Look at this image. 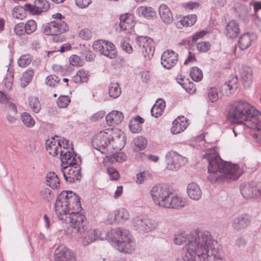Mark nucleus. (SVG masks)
Segmentation results:
<instances>
[{
	"label": "nucleus",
	"instance_id": "obj_53",
	"mask_svg": "<svg viewBox=\"0 0 261 261\" xmlns=\"http://www.w3.org/2000/svg\"><path fill=\"white\" fill-rule=\"evenodd\" d=\"M69 61L70 64L73 66H80L82 65V60L80 57L77 55H72L69 58Z\"/></svg>",
	"mask_w": 261,
	"mask_h": 261
},
{
	"label": "nucleus",
	"instance_id": "obj_55",
	"mask_svg": "<svg viewBox=\"0 0 261 261\" xmlns=\"http://www.w3.org/2000/svg\"><path fill=\"white\" fill-rule=\"evenodd\" d=\"M14 32L16 35L18 36H21L26 33L24 23H19L17 24L14 28Z\"/></svg>",
	"mask_w": 261,
	"mask_h": 261
},
{
	"label": "nucleus",
	"instance_id": "obj_33",
	"mask_svg": "<svg viewBox=\"0 0 261 261\" xmlns=\"http://www.w3.org/2000/svg\"><path fill=\"white\" fill-rule=\"evenodd\" d=\"M46 185L52 189L60 187V181L58 175L55 172H49L46 176Z\"/></svg>",
	"mask_w": 261,
	"mask_h": 261
},
{
	"label": "nucleus",
	"instance_id": "obj_31",
	"mask_svg": "<svg viewBox=\"0 0 261 261\" xmlns=\"http://www.w3.org/2000/svg\"><path fill=\"white\" fill-rule=\"evenodd\" d=\"M7 119L10 123H14L17 117V109L15 104L9 102L7 105Z\"/></svg>",
	"mask_w": 261,
	"mask_h": 261
},
{
	"label": "nucleus",
	"instance_id": "obj_16",
	"mask_svg": "<svg viewBox=\"0 0 261 261\" xmlns=\"http://www.w3.org/2000/svg\"><path fill=\"white\" fill-rule=\"evenodd\" d=\"M60 156L62 167L66 165H77L81 162L80 156H77L76 153L69 151L68 148L60 149Z\"/></svg>",
	"mask_w": 261,
	"mask_h": 261
},
{
	"label": "nucleus",
	"instance_id": "obj_12",
	"mask_svg": "<svg viewBox=\"0 0 261 261\" xmlns=\"http://www.w3.org/2000/svg\"><path fill=\"white\" fill-rule=\"evenodd\" d=\"M112 138L110 141L108 153L113 152L114 150H120L126 144V137L120 129H113Z\"/></svg>",
	"mask_w": 261,
	"mask_h": 261
},
{
	"label": "nucleus",
	"instance_id": "obj_21",
	"mask_svg": "<svg viewBox=\"0 0 261 261\" xmlns=\"http://www.w3.org/2000/svg\"><path fill=\"white\" fill-rule=\"evenodd\" d=\"M119 25L121 30L129 33L135 26L134 17L130 14H125L120 16Z\"/></svg>",
	"mask_w": 261,
	"mask_h": 261
},
{
	"label": "nucleus",
	"instance_id": "obj_50",
	"mask_svg": "<svg viewBox=\"0 0 261 261\" xmlns=\"http://www.w3.org/2000/svg\"><path fill=\"white\" fill-rule=\"evenodd\" d=\"M31 59L29 56L23 55L18 60V65L21 67H25L31 62Z\"/></svg>",
	"mask_w": 261,
	"mask_h": 261
},
{
	"label": "nucleus",
	"instance_id": "obj_24",
	"mask_svg": "<svg viewBox=\"0 0 261 261\" xmlns=\"http://www.w3.org/2000/svg\"><path fill=\"white\" fill-rule=\"evenodd\" d=\"M122 113L117 111H113L108 114L106 117L107 123L110 125L118 124L123 120Z\"/></svg>",
	"mask_w": 261,
	"mask_h": 261
},
{
	"label": "nucleus",
	"instance_id": "obj_40",
	"mask_svg": "<svg viewBox=\"0 0 261 261\" xmlns=\"http://www.w3.org/2000/svg\"><path fill=\"white\" fill-rule=\"evenodd\" d=\"M21 119L24 125L28 127H32L35 124V121L34 118L30 114L27 112L22 113L21 115Z\"/></svg>",
	"mask_w": 261,
	"mask_h": 261
},
{
	"label": "nucleus",
	"instance_id": "obj_13",
	"mask_svg": "<svg viewBox=\"0 0 261 261\" xmlns=\"http://www.w3.org/2000/svg\"><path fill=\"white\" fill-rule=\"evenodd\" d=\"M240 192L245 199L261 196V189L255 182H244L240 187Z\"/></svg>",
	"mask_w": 261,
	"mask_h": 261
},
{
	"label": "nucleus",
	"instance_id": "obj_64",
	"mask_svg": "<svg viewBox=\"0 0 261 261\" xmlns=\"http://www.w3.org/2000/svg\"><path fill=\"white\" fill-rule=\"evenodd\" d=\"M107 222L109 224H113L114 222H117V215L115 211L109 214L107 219Z\"/></svg>",
	"mask_w": 261,
	"mask_h": 261
},
{
	"label": "nucleus",
	"instance_id": "obj_17",
	"mask_svg": "<svg viewBox=\"0 0 261 261\" xmlns=\"http://www.w3.org/2000/svg\"><path fill=\"white\" fill-rule=\"evenodd\" d=\"M251 221V217L247 214H243L237 216L232 222L231 227L236 231H240L246 229Z\"/></svg>",
	"mask_w": 261,
	"mask_h": 261
},
{
	"label": "nucleus",
	"instance_id": "obj_60",
	"mask_svg": "<svg viewBox=\"0 0 261 261\" xmlns=\"http://www.w3.org/2000/svg\"><path fill=\"white\" fill-rule=\"evenodd\" d=\"M103 41L102 40H99L94 42L93 44V49L96 51L98 52L99 54L100 51H101V48H103Z\"/></svg>",
	"mask_w": 261,
	"mask_h": 261
},
{
	"label": "nucleus",
	"instance_id": "obj_46",
	"mask_svg": "<svg viewBox=\"0 0 261 261\" xmlns=\"http://www.w3.org/2000/svg\"><path fill=\"white\" fill-rule=\"evenodd\" d=\"M24 11H26L24 7H15L12 11L13 16L18 19H22L25 17Z\"/></svg>",
	"mask_w": 261,
	"mask_h": 261
},
{
	"label": "nucleus",
	"instance_id": "obj_2",
	"mask_svg": "<svg viewBox=\"0 0 261 261\" xmlns=\"http://www.w3.org/2000/svg\"><path fill=\"white\" fill-rule=\"evenodd\" d=\"M207 155L209 173L207 179L210 182L235 180L243 173L242 169L238 165L223 161L217 154Z\"/></svg>",
	"mask_w": 261,
	"mask_h": 261
},
{
	"label": "nucleus",
	"instance_id": "obj_34",
	"mask_svg": "<svg viewBox=\"0 0 261 261\" xmlns=\"http://www.w3.org/2000/svg\"><path fill=\"white\" fill-rule=\"evenodd\" d=\"M252 42L251 35L247 33L243 34L239 38L238 45L241 50H245L250 46Z\"/></svg>",
	"mask_w": 261,
	"mask_h": 261
},
{
	"label": "nucleus",
	"instance_id": "obj_42",
	"mask_svg": "<svg viewBox=\"0 0 261 261\" xmlns=\"http://www.w3.org/2000/svg\"><path fill=\"white\" fill-rule=\"evenodd\" d=\"M134 147L136 150L144 149L146 146L147 140L143 137H139L135 138L133 141Z\"/></svg>",
	"mask_w": 261,
	"mask_h": 261
},
{
	"label": "nucleus",
	"instance_id": "obj_14",
	"mask_svg": "<svg viewBox=\"0 0 261 261\" xmlns=\"http://www.w3.org/2000/svg\"><path fill=\"white\" fill-rule=\"evenodd\" d=\"M50 8V4L46 0H35L34 5L26 4L24 6L25 11L31 14H39L41 12L47 11Z\"/></svg>",
	"mask_w": 261,
	"mask_h": 261
},
{
	"label": "nucleus",
	"instance_id": "obj_23",
	"mask_svg": "<svg viewBox=\"0 0 261 261\" xmlns=\"http://www.w3.org/2000/svg\"><path fill=\"white\" fill-rule=\"evenodd\" d=\"M238 81L237 76H232L227 83L224 84L221 87L223 94L228 96L233 93L238 88Z\"/></svg>",
	"mask_w": 261,
	"mask_h": 261
},
{
	"label": "nucleus",
	"instance_id": "obj_9",
	"mask_svg": "<svg viewBox=\"0 0 261 261\" xmlns=\"http://www.w3.org/2000/svg\"><path fill=\"white\" fill-rule=\"evenodd\" d=\"M138 49L141 51L145 58L150 59L154 51V42L147 37L139 36L136 38Z\"/></svg>",
	"mask_w": 261,
	"mask_h": 261
},
{
	"label": "nucleus",
	"instance_id": "obj_19",
	"mask_svg": "<svg viewBox=\"0 0 261 261\" xmlns=\"http://www.w3.org/2000/svg\"><path fill=\"white\" fill-rule=\"evenodd\" d=\"M185 206V202L181 197L173 194L171 191L168 198L162 207L167 208L180 209Z\"/></svg>",
	"mask_w": 261,
	"mask_h": 261
},
{
	"label": "nucleus",
	"instance_id": "obj_11",
	"mask_svg": "<svg viewBox=\"0 0 261 261\" xmlns=\"http://www.w3.org/2000/svg\"><path fill=\"white\" fill-rule=\"evenodd\" d=\"M80 164L66 165L62 167V173L66 181L73 183L76 180H80L82 174Z\"/></svg>",
	"mask_w": 261,
	"mask_h": 261
},
{
	"label": "nucleus",
	"instance_id": "obj_30",
	"mask_svg": "<svg viewBox=\"0 0 261 261\" xmlns=\"http://www.w3.org/2000/svg\"><path fill=\"white\" fill-rule=\"evenodd\" d=\"M144 121V119L140 116H136L130 121L129 124L130 130L133 133H140L142 130L141 124H142Z\"/></svg>",
	"mask_w": 261,
	"mask_h": 261
},
{
	"label": "nucleus",
	"instance_id": "obj_25",
	"mask_svg": "<svg viewBox=\"0 0 261 261\" xmlns=\"http://www.w3.org/2000/svg\"><path fill=\"white\" fill-rule=\"evenodd\" d=\"M187 193L189 197L194 200H198L202 196L201 190L195 182L189 184L187 187Z\"/></svg>",
	"mask_w": 261,
	"mask_h": 261
},
{
	"label": "nucleus",
	"instance_id": "obj_6",
	"mask_svg": "<svg viewBox=\"0 0 261 261\" xmlns=\"http://www.w3.org/2000/svg\"><path fill=\"white\" fill-rule=\"evenodd\" d=\"M68 29L66 23L62 20H56L43 24L42 32L46 35L54 36L53 40L55 42L62 41L61 34L65 32Z\"/></svg>",
	"mask_w": 261,
	"mask_h": 261
},
{
	"label": "nucleus",
	"instance_id": "obj_62",
	"mask_svg": "<svg viewBox=\"0 0 261 261\" xmlns=\"http://www.w3.org/2000/svg\"><path fill=\"white\" fill-rule=\"evenodd\" d=\"M148 175V172L146 171H143L140 172L137 174V179L136 182L138 184H142L144 182L145 180L146 179V176Z\"/></svg>",
	"mask_w": 261,
	"mask_h": 261
},
{
	"label": "nucleus",
	"instance_id": "obj_56",
	"mask_svg": "<svg viewBox=\"0 0 261 261\" xmlns=\"http://www.w3.org/2000/svg\"><path fill=\"white\" fill-rule=\"evenodd\" d=\"M120 45L122 49L126 53L130 54L133 52L132 47L124 39L121 40Z\"/></svg>",
	"mask_w": 261,
	"mask_h": 261
},
{
	"label": "nucleus",
	"instance_id": "obj_47",
	"mask_svg": "<svg viewBox=\"0 0 261 261\" xmlns=\"http://www.w3.org/2000/svg\"><path fill=\"white\" fill-rule=\"evenodd\" d=\"M24 27L25 33L27 34H31L36 30L37 24L34 20L31 19L27 22Z\"/></svg>",
	"mask_w": 261,
	"mask_h": 261
},
{
	"label": "nucleus",
	"instance_id": "obj_20",
	"mask_svg": "<svg viewBox=\"0 0 261 261\" xmlns=\"http://www.w3.org/2000/svg\"><path fill=\"white\" fill-rule=\"evenodd\" d=\"M133 225L136 229L144 231H149L155 228V225L150 220L143 219L141 217H137L133 219Z\"/></svg>",
	"mask_w": 261,
	"mask_h": 261
},
{
	"label": "nucleus",
	"instance_id": "obj_28",
	"mask_svg": "<svg viewBox=\"0 0 261 261\" xmlns=\"http://www.w3.org/2000/svg\"><path fill=\"white\" fill-rule=\"evenodd\" d=\"M171 131L173 134H178L183 132L187 127L186 119L178 118L173 121Z\"/></svg>",
	"mask_w": 261,
	"mask_h": 261
},
{
	"label": "nucleus",
	"instance_id": "obj_43",
	"mask_svg": "<svg viewBox=\"0 0 261 261\" xmlns=\"http://www.w3.org/2000/svg\"><path fill=\"white\" fill-rule=\"evenodd\" d=\"M190 75L191 79L195 82L200 81L203 77L202 71L197 67L191 68Z\"/></svg>",
	"mask_w": 261,
	"mask_h": 261
},
{
	"label": "nucleus",
	"instance_id": "obj_15",
	"mask_svg": "<svg viewBox=\"0 0 261 261\" xmlns=\"http://www.w3.org/2000/svg\"><path fill=\"white\" fill-rule=\"evenodd\" d=\"M55 261H76L75 256L69 249L64 245H59L54 252Z\"/></svg>",
	"mask_w": 261,
	"mask_h": 261
},
{
	"label": "nucleus",
	"instance_id": "obj_44",
	"mask_svg": "<svg viewBox=\"0 0 261 261\" xmlns=\"http://www.w3.org/2000/svg\"><path fill=\"white\" fill-rule=\"evenodd\" d=\"M89 75L87 71L81 69L79 70L76 75L74 76V80L75 82L84 83L87 81Z\"/></svg>",
	"mask_w": 261,
	"mask_h": 261
},
{
	"label": "nucleus",
	"instance_id": "obj_26",
	"mask_svg": "<svg viewBox=\"0 0 261 261\" xmlns=\"http://www.w3.org/2000/svg\"><path fill=\"white\" fill-rule=\"evenodd\" d=\"M241 76L243 84L245 88H248L252 83V70L250 67H245L242 68Z\"/></svg>",
	"mask_w": 261,
	"mask_h": 261
},
{
	"label": "nucleus",
	"instance_id": "obj_36",
	"mask_svg": "<svg viewBox=\"0 0 261 261\" xmlns=\"http://www.w3.org/2000/svg\"><path fill=\"white\" fill-rule=\"evenodd\" d=\"M34 72L32 69L27 70L23 73L20 79V85L22 87H25L31 82L34 76Z\"/></svg>",
	"mask_w": 261,
	"mask_h": 261
},
{
	"label": "nucleus",
	"instance_id": "obj_57",
	"mask_svg": "<svg viewBox=\"0 0 261 261\" xmlns=\"http://www.w3.org/2000/svg\"><path fill=\"white\" fill-rule=\"evenodd\" d=\"M91 36V31L88 29L82 30L79 33V37L84 40L89 39Z\"/></svg>",
	"mask_w": 261,
	"mask_h": 261
},
{
	"label": "nucleus",
	"instance_id": "obj_58",
	"mask_svg": "<svg viewBox=\"0 0 261 261\" xmlns=\"http://www.w3.org/2000/svg\"><path fill=\"white\" fill-rule=\"evenodd\" d=\"M46 149L48 153L54 156L58 155L59 149H62L61 147H57V146H50L49 145L46 146Z\"/></svg>",
	"mask_w": 261,
	"mask_h": 261
},
{
	"label": "nucleus",
	"instance_id": "obj_52",
	"mask_svg": "<svg viewBox=\"0 0 261 261\" xmlns=\"http://www.w3.org/2000/svg\"><path fill=\"white\" fill-rule=\"evenodd\" d=\"M112 159L117 162H123L126 160L127 156L124 153L119 152L113 154L111 159L112 160Z\"/></svg>",
	"mask_w": 261,
	"mask_h": 261
},
{
	"label": "nucleus",
	"instance_id": "obj_48",
	"mask_svg": "<svg viewBox=\"0 0 261 261\" xmlns=\"http://www.w3.org/2000/svg\"><path fill=\"white\" fill-rule=\"evenodd\" d=\"M107 172L111 180H117L119 179V173L115 168L113 167H108Z\"/></svg>",
	"mask_w": 261,
	"mask_h": 261
},
{
	"label": "nucleus",
	"instance_id": "obj_35",
	"mask_svg": "<svg viewBox=\"0 0 261 261\" xmlns=\"http://www.w3.org/2000/svg\"><path fill=\"white\" fill-rule=\"evenodd\" d=\"M197 20V16L196 15H189L182 18L180 21L176 23V25L178 28H180V25L190 27L193 25Z\"/></svg>",
	"mask_w": 261,
	"mask_h": 261
},
{
	"label": "nucleus",
	"instance_id": "obj_32",
	"mask_svg": "<svg viewBox=\"0 0 261 261\" xmlns=\"http://www.w3.org/2000/svg\"><path fill=\"white\" fill-rule=\"evenodd\" d=\"M165 107V102L163 99H159L151 109V114L152 116L158 118L163 114Z\"/></svg>",
	"mask_w": 261,
	"mask_h": 261
},
{
	"label": "nucleus",
	"instance_id": "obj_18",
	"mask_svg": "<svg viewBox=\"0 0 261 261\" xmlns=\"http://www.w3.org/2000/svg\"><path fill=\"white\" fill-rule=\"evenodd\" d=\"M178 61V55L172 50L165 51L161 56L162 66L168 69H171Z\"/></svg>",
	"mask_w": 261,
	"mask_h": 261
},
{
	"label": "nucleus",
	"instance_id": "obj_7",
	"mask_svg": "<svg viewBox=\"0 0 261 261\" xmlns=\"http://www.w3.org/2000/svg\"><path fill=\"white\" fill-rule=\"evenodd\" d=\"M113 129H106L96 134L93 138L91 143L93 147L103 154L108 153Z\"/></svg>",
	"mask_w": 261,
	"mask_h": 261
},
{
	"label": "nucleus",
	"instance_id": "obj_51",
	"mask_svg": "<svg viewBox=\"0 0 261 261\" xmlns=\"http://www.w3.org/2000/svg\"><path fill=\"white\" fill-rule=\"evenodd\" d=\"M58 77L54 75H50L46 78V84L50 87H54L59 82Z\"/></svg>",
	"mask_w": 261,
	"mask_h": 261
},
{
	"label": "nucleus",
	"instance_id": "obj_1",
	"mask_svg": "<svg viewBox=\"0 0 261 261\" xmlns=\"http://www.w3.org/2000/svg\"><path fill=\"white\" fill-rule=\"evenodd\" d=\"M81 207L80 198L72 191H62L57 197L55 210L57 217L67 224V233L71 237L82 238L84 246H87L96 241L106 238L97 229L86 230L87 220L85 216L72 210Z\"/></svg>",
	"mask_w": 261,
	"mask_h": 261
},
{
	"label": "nucleus",
	"instance_id": "obj_29",
	"mask_svg": "<svg viewBox=\"0 0 261 261\" xmlns=\"http://www.w3.org/2000/svg\"><path fill=\"white\" fill-rule=\"evenodd\" d=\"M137 13L139 17L151 19L155 16L156 13L153 9L150 7L140 6L137 9Z\"/></svg>",
	"mask_w": 261,
	"mask_h": 261
},
{
	"label": "nucleus",
	"instance_id": "obj_45",
	"mask_svg": "<svg viewBox=\"0 0 261 261\" xmlns=\"http://www.w3.org/2000/svg\"><path fill=\"white\" fill-rule=\"evenodd\" d=\"M39 195L42 199L47 201L51 200L54 196L52 191L46 188H43L40 190Z\"/></svg>",
	"mask_w": 261,
	"mask_h": 261
},
{
	"label": "nucleus",
	"instance_id": "obj_8",
	"mask_svg": "<svg viewBox=\"0 0 261 261\" xmlns=\"http://www.w3.org/2000/svg\"><path fill=\"white\" fill-rule=\"evenodd\" d=\"M171 191L167 186L159 184L151 188L150 194L153 203L162 207Z\"/></svg>",
	"mask_w": 261,
	"mask_h": 261
},
{
	"label": "nucleus",
	"instance_id": "obj_38",
	"mask_svg": "<svg viewBox=\"0 0 261 261\" xmlns=\"http://www.w3.org/2000/svg\"><path fill=\"white\" fill-rule=\"evenodd\" d=\"M121 90L118 83H111L109 86V93L110 97L116 98L121 94Z\"/></svg>",
	"mask_w": 261,
	"mask_h": 261
},
{
	"label": "nucleus",
	"instance_id": "obj_37",
	"mask_svg": "<svg viewBox=\"0 0 261 261\" xmlns=\"http://www.w3.org/2000/svg\"><path fill=\"white\" fill-rule=\"evenodd\" d=\"M29 105L32 111L35 113H39L41 109V105L39 99L35 96L29 98Z\"/></svg>",
	"mask_w": 261,
	"mask_h": 261
},
{
	"label": "nucleus",
	"instance_id": "obj_4",
	"mask_svg": "<svg viewBox=\"0 0 261 261\" xmlns=\"http://www.w3.org/2000/svg\"><path fill=\"white\" fill-rule=\"evenodd\" d=\"M106 239L115 242V248L120 252L131 253L135 250V241L126 229L121 228L112 229L106 232Z\"/></svg>",
	"mask_w": 261,
	"mask_h": 261
},
{
	"label": "nucleus",
	"instance_id": "obj_3",
	"mask_svg": "<svg viewBox=\"0 0 261 261\" xmlns=\"http://www.w3.org/2000/svg\"><path fill=\"white\" fill-rule=\"evenodd\" d=\"M210 236L207 231L195 229L186 234L185 232H178L174 235L173 242L177 245L184 243V249L186 250L185 256L191 257L192 255L199 253L202 245L208 244Z\"/></svg>",
	"mask_w": 261,
	"mask_h": 261
},
{
	"label": "nucleus",
	"instance_id": "obj_39",
	"mask_svg": "<svg viewBox=\"0 0 261 261\" xmlns=\"http://www.w3.org/2000/svg\"><path fill=\"white\" fill-rule=\"evenodd\" d=\"M207 98L212 102H215L218 100V89L215 87H212L207 89Z\"/></svg>",
	"mask_w": 261,
	"mask_h": 261
},
{
	"label": "nucleus",
	"instance_id": "obj_22",
	"mask_svg": "<svg viewBox=\"0 0 261 261\" xmlns=\"http://www.w3.org/2000/svg\"><path fill=\"white\" fill-rule=\"evenodd\" d=\"M240 30L239 23L234 20H231L227 23L225 33L226 36L230 39L236 38L240 33Z\"/></svg>",
	"mask_w": 261,
	"mask_h": 261
},
{
	"label": "nucleus",
	"instance_id": "obj_61",
	"mask_svg": "<svg viewBox=\"0 0 261 261\" xmlns=\"http://www.w3.org/2000/svg\"><path fill=\"white\" fill-rule=\"evenodd\" d=\"M91 2V0H75L77 6L82 9L88 7Z\"/></svg>",
	"mask_w": 261,
	"mask_h": 261
},
{
	"label": "nucleus",
	"instance_id": "obj_10",
	"mask_svg": "<svg viewBox=\"0 0 261 261\" xmlns=\"http://www.w3.org/2000/svg\"><path fill=\"white\" fill-rule=\"evenodd\" d=\"M167 168L171 170H176L181 166H184L188 162L187 158L178 153L176 151L171 150L166 155Z\"/></svg>",
	"mask_w": 261,
	"mask_h": 261
},
{
	"label": "nucleus",
	"instance_id": "obj_41",
	"mask_svg": "<svg viewBox=\"0 0 261 261\" xmlns=\"http://www.w3.org/2000/svg\"><path fill=\"white\" fill-rule=\"evenodd\" d=\"M117 215V222L121 223L128 219L129 214L128 212L125 208H121L115 211Z\"/></svg>",
	"mask_w": 261,
	"mask_h": 261
},
{
	"label": "nucleus",
	"instance_id": "obj_59",
	"mask_svg": "<svg viewBox=\"0 0 261 261\" xmlns=\"http://www.w3.org/2000/svg\"><path fill=\"white\" fill-rule=\"evenodd\" d=\"M105 54L104 56L110 58V59H114L116 56V51L115 49V46L113 45V47L112 48H111V50H110V48L108 47L107 48L106 50H105Z\"/></svg>",
	"mask_w": 261,
	"mask_h": 261
},
{
	"label": "nucleus",
	"instance_id": "obj_27",
	"mask_svg": "<svg viewBox=\"0 0 261 261\" xmlns=\"http://www.w3.org/2000/svg\"><path fill=\"white\" fill-rule=\"evenodd\" d=\"M159 12L161 18L165 23L170 24L173 21L172 13L166 5H161L159 8Z\"/></svg>",
	"mask_w": 261,
	"mask_h": 261
},
{
	"label": "nucleus",
	"instance_id": "obj_49",
	"mask_svg": "<svg viewBox=\"0 0 261 261\" xmlns=\"http://www.w3.org/2000/svg\"><path fill=\"white\" fill-rule=\"evenodd\" d=\"M70 100L68 96H60L57 100V104L59 107L61 108H66L70 103Z\"/></svg>",
	"mask_w": 261,
	"mask_h": 261
},
{
	"label": "nucleus",
	"instance_id": "obj_63",
	"mask_svg": "<svg viewBox=\"0 0 261 261\" xmlns=\"http://www.w3.org/2000/svg\"><path fill=\"white\" fill-rule=\"evenodd\" d=\"M57 146V147H61V140L56 139L54 137H51L50 139H48L46 142V146Z\"/></svg>",
	"mask_w": 261,
	"mask_h": 261
},
{
	"label": "nucleus",
	"instance_id": "obj_5",
	"mask_svg": "<svg viewBox=\"0 0 261 261\" xmlns=\"http://www.w3.org/2000/svg\"><path fill=\"white\" fill-rule=\"evenodd\" d=\"M208 234L210 236L208 244L204 242L202 245L204 246V248H202L201 252L192 256L193 261H223L221 251L214 247L215 241L209 231Z\"/></svg>",
	"mask_w": 261,
	"mask_h": 261
},
{
	"label": "nucleus",
	"instance_id": "obj_54",
	"mask_svg": "<svg viewBox=\"0 0 261 261\" xmlns=\"http://www.w3.org/2000/svg\"><path fill=\"white\" fill-rule=\"evenodd\" d=\"M211 45L208 42H201L197 44V49L201 52H205L210 49Z\"/></svg>",
	"mask_w": 261,
	"mask_h": 261
}]
</instances>
